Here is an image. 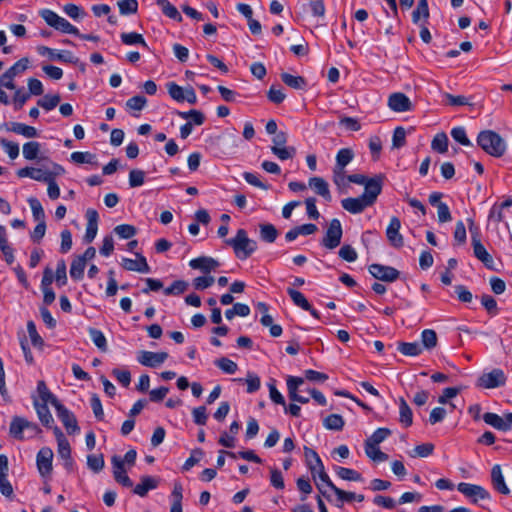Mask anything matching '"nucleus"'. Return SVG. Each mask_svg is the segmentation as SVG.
Returning a JSON list of instances; mask_svg holds the SVG:
<instances>
[{
    "label": "nucleus",
    "instance_id": "052dcab7",
    "mask_svg": "<svg viewBox=\"0 0 512 512\" xmlns=\"http://www.w3.org/2000/svg\"><path fill=\"white\" fill-rule=\"evenodd\" d=\"M87 466L94 472H99L104 467V457L102 454H90L87 456Z\"/></svg>",
    "mask_w": 512,
    "mask_h": 512
},
{
    "label": "nucleus",
    "instance_id": "ea45409f",
    "mask_svg": "<svg viewBox=\"0 0 512 512\" xmlns=\"http://www.w3.org/2000/svg\"><path fill=\"white\" fill-rule=\"evenodd\" d=\"M398 350L405 356H418L422 353V347L417 342H399Z\"/></svg>",
    "mask_w": 512,
    "mask_h": 512
},
{
    "label": "nucleus",
    "instance_id": "e2e57ef3",
    "mask_svg": "<svg viewBox=\"0 0 512 512\" xmlns=\"http://www.w3.org/2000/svg\"><path fill=\"white\" fill-rule=\"evenodd\" d=\"M452 138L463 146H471L472 143L467 137L466 130L464 127L458 126L451 130Z\"/></svg>",
    "mask_w": 512,
    "mask_h": 512
},
{
    "label": "nucleus",
    "instance_id": "b1692460",
    "mask_svg": "<svg viewBox=\"0 0 512 512\" xmlns=\"http://www.w3.org/2000/svg\"><path fill=\"white\" fill-rule=\"evenodd\" d=\"M111 463L115 480H130L127 474L129 468L127 464L122 460V456H112Z\"/></svg>",
    "mask_w": 512,
    "mask_h": 512
},
{
    "label": "nucleus",
    "instance_id": "3c124183",
    "mask_svg": "<svg viewBox=\"0 0 512 512\" xmlns=\"http://www.w3.org/2000/svg\"><path fill=\"white\" fill-rule=\"evenodd\" d=\"M391 435V430L388 428H378L373 434L366 439L365 443L379 446L387 437Z\"/></svg>",
    "mask_w": 512,
    "mask_h": 512
},
{
    "label": "nucleus",
    "instance_id": "8fccbe9b",
    "mask_svg": "<svg viewBox=\"0 0 512 512\" xmlns=\"http://www.w3.org/2000/svg\"><path fill=\"white\" fill-rule=\"evenodd\" d=\"M60 101L61 97L59 94H47L43 98L38 100L37 105L46 111H50L53 110L60 103Z\"/></svg>",
    "mask_w": 512,
    "mask_h": 512
},
{
    "label": "nucleus",
    "instance_id": "6e6d98bb",
    "mask_svg": "<svg viewBox=\"0 0 512 512\" xmlns=\"http://www.w3.org/2000/svg\"><path fill=\"white\" fill-rule=\"evenodd\" d=\"M271 151L275 156H277L282 161L292 159L296 154V149L294 147L286 146H271Z\"/></svg>",
    "mask_w": 512,
    "mask_h": 512
},
{
    "label": "nucleus",
    "instance_id": "39448f33",
    "mask_svg": "<svg viewBox=\"0 0 512 512\" xmlns=\"http://www.w3.org/2000/svg\"><path fill=\"white\" fill-rule=\"evenodd\" d=\"M467 222L471 234V245L474 256L481 261L487 269L495 270L493 257L488 253L481 242L480 228L475 224L472 218H468Z\"/></svg>",
    "mask_w": 512,
    "mask_h": 512
},
{
    "label": "nucleus",
    "instance_id": "79ce46f5",
    "mask_svg": "<svg viewBox=\"0 0 512 512\" xmlns=\"http://www.w3.org/2000/svg\"><path fill=\"white\" fill-rule=\"evenodd\" d=\"M88 332H89L91 340L96 345V347L98 349H100L101 351L106 352L108 349V346H107L106 337L103 334V332L96 328H92V327H90L88 329Z\"/></svg>",
    "mask_w": 512,
    "mask_h": 512
},
{
    "label": "nucleus",
    "instance_id": "cd10ccee",
    "mask_svg": "<svg viewBox=\"0 0 512 512\" xmlns=\"http://www.w3.org/2000/svg\"><path fill=\"white\" fill-rule=\"evenodd\" d=\"M54 432L57 436L59 456L64 460H70L71 448L68 440L64 437L63 433L58 427H55Z\"/></svg>",
    "mask_w": 512,
    "mask_h": 512
},
{
    "label": "nucleus",
    "instance_id": "4be33fe9",
    "mask_svg": "<svg viewBox=\"0 0 512 512\" xmlns=\"http://www.w3.org/2000/svg\"><path fill=\"white\" fill-rule=\"evenodd\" d=\"M52 174L51 169L35 168V167H24L17 171V176L20 178L29 177L39 182H45L47 178Z\"/></svg>",
    "mask_w": 512,
    "mask_h": 512
},
{
    "label": "nucleus",
    "instance_id": "2eb2a0df",
    "mask_svg": "<svg viewBox=\"0 0 512 512\" xmlns=\"http://www.w3.org/2000/svg\"><path fill=\"white\" fill-rule=\"evenodd\" d=\"M37 51L41 56H48L51 60H58L65 63H76L78 61L73 53L68 50L57 51L46 46H39Z\"/></svg>",
    "mask_w": 512,
    "mask_h": 512
},
{
    "label": "nucleus",
    "instance_id": "37998d69",
    "mask_svg": "<svg viewBox=\"0 0 512 512\" xmlns=\"http://www.w3.org/2000/svg\"><path fill=\"white\" fill-rule=\"evenodd\" d=\"M365 453L374 462H384L388 459V455L382 452L377 445L365 443Z\"/></svg>",
    "mask_w": 512,
    "mask_h": 512
},
{
    "label": "nucleus",
    "instance_id": "72a5a7b5",
    "mask_svg": "<svg viewBox=\"0 0 512 512\" xmlns=\"http://www.w3.org/2000/svg\"><path fill=\"white\" fill-rule=\"evenodd\" d=\"M281 80L289 87L297 90H303L307 86V81L302 76H294L289 73H282Z\"/></svg>",
    "mask_w": 512,
    "mask_h": 512
},
{
    "label": "nucleus",
    "instance_id": "c756f323",
    "mask_svg": "<svg viewBox=\"0 0 512 512\" xmlns=\"http://www.w3.org/2000/svg\"><path fill=\"white\" fill-rule=\"evenodd\" d=\"M34 406L41 423L46 427H50V425L54 422V419L48 408V403H39L37 400H35Z\"/></svg>",
    "mask_w": 512,
    "mask_h": 512
},
{
    "label": "nucleus",
    "instance_id": "6e6552de",
    "mask_svg": "<svg viewBox=\"0 0 512 512\" xmlns=\"http://www.w3.org/2000/svg\"><path fill=\"white\" fill-rule=\"evenodd\" d=\"M304 455L308 469L311 472L312 480H330L328 474L324 469V465L318 453L308 447H304Z\"/></svg>",
    "mask_w": 512,
    "mask_h": 512
},
{
    "label": "nucleus",
    "instance_id": "c9c22d12",
    "mask_svg": "<svg viewBox=\"0 0 512 512\" xmlns=\"http://www.w3.org/2000/svg\"><path fill=\"white\" fill-rule=\"evenodd\" d=\"M10 125L11 126L8 128L9 131H12L19 135H23L27 138H34V137H37V135H38L36 128H34L32 126H29V125H26L23 123H19V122H11Z\"/></svg>",
    "mask_w": 512,
    "mask_h": 512
},
{
    "label": "nucleus",
    "instance_id": "0e129e2a",
    "mask_svg": "<svg viewBox=\"0 0 512 512\" xmlns=\"http://www.w3.org/2000/svg\"><path fill=\"white\" fill-rule=\"evenodd\" d=\"M118 8L122 15L134 14L138 10L137 0H120Z\"/></svg>",
    "mask_w": 512,
    "mask_h": 512
},
{
    "label": "nucleus",
    "instance_id": "1a4fd4ad",
    "mask_svg": "<svg viewBox=\"0 0 512 512\" xmlns=\"http://www.w3.org/2000/svg\"><path fill=\"white\" fill-rule=\"evenodd\" d=\"M507 376L504 371L499 368H495L488 373H483L477 380L476 385L484 389H494L502 387L506 384Z\"/></svg>",
    "mask_w": 512,
    "mask_h": 512
},
{
    "label": "nucleus",
    "instance_id": "dca6fc26",
    "mask_svg": "<svg viewBox=\"0 0 512 512\" xmlns=\"http://www.w3.org/2000/svg\"><path fill=\"white\" fill-rule=\"evenodd\" d=\"M65 173V169L57 163L52 162V174L44 182L48 185L47 193L50 199L55 200L60 196V188L55 181V178Z\"/></svg>",
    "mask_w": 512,
    "mask_h": 512
},
{
    "label": "nucleus",
    "instance_id": "393cba45",
    "mask_svg": "<svg viewBox=\"0 0 512 512\" xmlns=\"http://www.w3.org/2000/svg\"><path fill=\"white\" fill-rule=\"evenodd\" d=\"M483 420L486 424L492 426L499 431H508V422L506 414L504 417L499 416L496 413L487 412L483 415Z\"/></svg>",
    "mask_w": 512,
    "mask_h": 512
},
{
    "label": "nucleus",
    "instance_id": "4d7b16f0",
    "mask_svg": "<svg viewBox=\"0 0 512 512\" xmlns=\"http://www.w3.org/2000/svg\"><path fill=\"white\" fill-rule=\"evenodd\" d=\"M437 334L432 329H425L421 333V342L426 349H432L437 345Z\"/></svg>",
    "mask_w": 512,
    "mask_h": 512
},
{
    "label": "nucleus",
    "instance_id": "4468645a",
    "mask_svg": "<svg viewBox=\"0 0 512 512\" xmlns=\"http://www.w3.org/2000/svg\"><path fill=\"white\" fill-rule=\"evenodd\" d=\"M168 358L166 352H151V351H140L137 360L140 364L146 367L155 368L160 366Z\"/></svg>",
    "mask_w": 512,
    "mask_h": 512
},
{
    "label": "nucleus",
    "instance_id": "2f4dec72",
    "mask_svg": "<svg viewBox=\"0 0 512 512\" xmlns=\"http://www.w3.org/2000/svg\"><path fill=\"white\" fill-rule=\"evenodd\" d=\"M354 152L350 148H342L336 155V163L334 168L338 170H345V167L353 160Z\"/></svg>",
    "mask_w": 512,
    "mask_h": 512
},
{
    "label": "nucleus",
    "instance_id": "c85d7f7f",
    "mask_svg": "<svg viewBox=\"0 0 512 512\" xmlns=\"http://www.w3.org/2000/svg\"><path fill=\"white\" fill-rule=\"evenodd\" d=\"M260 239L266 243H273L278 237V230L273 224H259Z\"/></svg>",
    "mask_w": 512,
    "mask_h": 512
},
{
    "label": "nucleus",
    "instance_id": "f257e3e1",
    "mask_svg": "<svg viewBox=\"0 0 512 512\" xmlns=\"http://www.w3.org/2000/svg\"><path fill=\"white\" fill-rule=\"evenodd\" d=\"M379 195V188L376 191V185L370 184L360 196L345 198L341 201V205L346 211L359 214L374 205Z\"/></svg>",
    "mask_w": 512,
    "mask_h": 512
},
{
    "label": "nucleus",
    "instance_id": "69168bd1",
    "mask_svg": "<svg viewBox=\"0 0 512 512\" xmlns=\"http://www.w3.org/2000/svg\"><path fill=\"white\" fill-rule=\"evenodd\" d=\"M114 232L122 239H130L135 236L137 230L133 225L121 224L114 228Z\"/></svg>",
    "mask_w": 512,
    "mask_h": 512
},
{
    "label": "nucleus",
    "instance_id": "58836bf2",
    "mask_svg": "<svg viewBox=\"0 0 512 512\" xmlns=\"http://www.w3.org/2000/svg\"><path fill=\"white\" fill-rule=\"evenodd\" d=\"M121 41L125 45H141L143 48L148 49V45L144 39V37L136 32H130V33H122L121 34Z\"/></svg>",
    "mask_w": 512,
    "mask_h": 512
},
{
    "label": "nucleus",
    "instance_id": "e433bc0d",
    "mask_svg": "<svg viewBox=\"0 0 512 512\" xmlns=\"http://www.w3.org/2000/svg\"><path fill=\"white\" fill-rule=\"evenodd\" d=\"M156 3L158 6L161 7V10L165 16L177 22L182 21L183 18L181 14L177 10V8L174 5H172L168 0H156Z\"/></svg>",
    "mask_w": 512,
    "mask_h": 512
},
{
    "label": "nucleus",
    "instance_id": "680f3d73",
    "mask_svg": "<svg viewBox=\"0 0 512 512\" xmlns=\"http://www.w3.org/2000/svg\"><path fill=\"white\" fill-rule=\"evenodd\" d=\"M166 87L173 100L177 102H184L185 89L183 87L179 86L175 82H168Z\"/></svg>",
    "mask_w": 512,
    "mask_h": 512
},
{
    "label": "nucleus",
    "instance_id": "13d9d810",
    "mask_svg": "<svg viewBox=\"0 0 512 512\" xmlns=\"http://www.w3.org/2000/svg\"><path fill=\"white\" fill-rule=\"evenodd\" d=\"M336 476L341 480H360V474L353 469L344 468L340 466H334Z\"/></svg>",
    "mask_w": 512,
    "mask_h": 512
},
{
    "label": "nucleus",
    "instance_id": "864d4df0",
    "mask_svg": "<svg viewBox=\"0 0 512 512\" xmlns=\"http://www.w3.org/2000/svg\"><path fill=\"white\" fill-rule=\"evenodd\" d=\"M29 206L31 208L33 218L38 222H45V212L37 198L31 197L28 199Z\"/></svg>",
    "mask_w": 512,
    "mask_h": 512
},
{
    "label": "nucleus",
    "instance_id": "423d86ee",
    "mask_svg": "<svg viewBox=\"0 0 512 512\" xmlns=\"http://www.w3.org/2000/svg\"><path fill=\"white\" fill-rule=\"evenodd\" d=\"M40 17L46 22L47 25L57 31L66 34L79 35V29L72 25L65 18L59 16L56 12L50 9H41L39 11Z\"/></svg>",
    "mask_w": 512,
    "mask_h": 512
},
{
    "label": "nucleus",
    "instance_id": "9b49d317",
    "mask_svg": "<svg viewBox=\"0 0 512 512\" xmlns=\"http://www.w3.org/2000/svg\"><path fill=\"white\" fill-rule=\"evenodd\" d=\"M368 270L374 278L384 282H394L400 275V272L396 268L377 263L371 264Z\"/></svg>",
    "mask_w": 512,
    "mask_h": 512
},
{
    "label": "nucleus",
    "instance_id": "09e8293b",
    "mask_svg": "<svg viewBox=\"0 0 512 512\" xmlns=\"http://www.w3.org/2000/svg\"><path fill=\"white\" fill-rule=\"evenodd\" d=\"M86 267V263L83 259H80L78 256L72 261L70 266V276L74 280H81L84 277V270Z\"/></svg>",
    "mask_w": 512,
    "mask_h": 512
},
{
    "label": "nucleus",
    "instance_id": "f3484780",
    "mask_svg": "<svg viewBox=\"0 0 512 512\" xmlns=\"http://www.w3.org/2000/svg\"><path fill=\"white\" fill-rule=\"evenodd\" d=\"M401 227V222L398 217H392L390 223L386 229V236L389 243L395 247L400 248L404 245V240L399 230Z\"/></svg>",
    "mask_w": 512,
    "mask_h": 512
},
{
    "label": "nucleus",
    "instance_id": "c03bdc74",
    "mask_svg": "<svg viewBox=\"0 0 512 512\" xmlns=\"http://www.w3.org/2000/svg\"><path fill=\"white\" fill-rule=\"evenodd\" d=\"M287 293L293 301L294 305L300 307L303 310H310V303L306 299V297L298 290L293 288H287Z\"/></svg>",
    "mask_w": 512,
    "mask_h": 512
},
{
    "label": "nucleus",
    "instance_id": "a878e982",
    "mask_svg": "<svg viewBox=\"0 0 512 512\" xmlns=\"http://www.w3.org/2000/svg\"><path fill=\"white\" fill-rule=\"evenodd\" d=\"M309 186L315 191L316 194L323 197L326 201L331 200L328 183L321 177H312L309 179Z\"/></svg>",
    "mask_w": 512,
    "mask_h": 512
},
{
    "label": "nucleus",
    "instance_id": "7ed1b4c3",
    "mask_svg": "<svg viewBox=\"0 0 512 512\" xmlns=\"http://www.w3.org/2000/svg\"><path fill=\"white\" fill-rule=\"evenodd\" d=\"M319 492L329 501L333 500L337 502V506L343 505L345 502L350 503L354 500L362 502L364 495L356 494L354 492L344 491L334 485L333 482H315Z\"/></svg>",
    "mask_w": 512,
    "mask_h": 512
},
{
    "label": "nucleus",
    "instance_id": "ddd939ff",
    "mask_svg": "<svg viewBox=\"0 0 512 512\" xmlns=\"http://www.w3.org/2000/svg\"><path fill=\"white\" fill-rule=\"evenodd\" d=\"M57 417L60 419L69 434L80 431L75 415L68 410L63 404L59 403L55 407Z\"/></svg>",
    "mask_w": 512,
    "mask_h": 512
},
{
    "label": "nucleus",
    "instance_id": "de8ad7c7",
    "mask_svg": "<svg viewBox=\"0 0 512 512\" xmlns=\"http://www.w3.org/2000/svg\"><path fill=\"white\" fill-rule=\"evenodd\" d=\"M71 160L76 164H91L98 165L96 161V156L90 152H80L76 151L71 154Z\"/></svg>",
    "mask_w": 512,
    "mask_h": 512
},
{
    "label": "nucleus",
    "instance_id": "7c9ffc66",
    "mask_svg": "<svg viewBox=\"0 0 512 512\" xmlns=\"http://www.w3.org/2000/svg\"><path fill=\"white\" fill-rule=\"evenodd\" d=\"M37 392L42 403H50L53 407L59 404V400L54 396L50 390L48 389L46 383L43 380L38 381L37 383Z\"/></svg>",
    "mask_w": 512,
    "mask_h": 512
},
{
    "label": "nucleus",
    "instance_id": "0eeeda50",
    "mask_svg": "<svg viewBox=\"0 0 512 512\" xmlns=\"http://www.w3.org/2000/svg\"><path fill=\"white\" fill-rule=\"evenodd\" d=\"M40 17L46 22L47 25L57 31L66 34L79 35V29L72 25L65 18L59 16L56 12L50 9H41L39 11Z\"/></svg>",
    "mask_w": 512,
    "mask_h": 512
},
{
    "label": "nucleus",
    "instance_id": "f704fd0d",
    "mask_svg": "<svg viewBox=\"0 0 512 512\" xmlns=\"http://www.w3.org/2000/svg\"><path fill=\"white\" fill-rule=\"evenodd\" d=\"M28 425V420L22 417H14L11 421L9 432L11 436L16 439L22 440L24 438L23 431L25 426Z\"/></svg>",
    "mask_w": 512,
    "mask_h": 512
},
{
    "label": "nucleus",
    "instance_id": "f03ea898",
    "mask_svg": "<svg viewBox=\"0 0 512 512\" xmlns=\"http://www.w3.org/2000/svg\"><path fill=\"white\" fill-rule=\"evenodd\" d=\"M477 144L490 156L502 157L507 149L505 140L495 131L484 130L477 136Z\"/></svg>",
    "mask_w": 512,
    "mask_h": 512
},
{
    "label": "nucleus",
    "instance_id": "6ab92c4d",
    "mask_svg": "<svg viewBox=\"0 0 512 512\" xmlns=\"http://www.w3.org/2000/svg\"><path fill=\"white\" fill-rule=\"evenodd\" d=\"M53 451L48 447H43L37 454V467L40 474L45 477L52 470Z\"/></svg>",
    "mask_w": 512,
    "mask_h": 512
},
{
    "label": "nucleus",
    "instance_id": "338daca9",
    "mask_svg": "<svg viewBox=\"0 0 512 512\" xmlns=\"http://www.w3.org/2000/svg\"><path fill=\"white\" fill-rule=\"evenodd\" d=\"M145 172L140 169H133L129 173V185L130 187H139L144 184Z\"/></svg>",
    "mask_w": 512,
    "mask_h": 512
},
{
    "label": "nucleus",
    "instance_id": "4c0bfd02",
    "mask_svg": "<svg viewBox=\"0 0 512 512\" xmlns=\"http://www.w3.org/2000/svg\"><path fill=\"white\" fill-rule=\"evenodd\" d=\"M183 487L181 484H176L170 495L171 509L170 512H182V499Z\"/></svg>",
    "mask_w": 512,
    "mask_h": 512
},
{
    "label": "nucleus",
    "instance_id": "20e7f679",
    "mask_svg": "<svg viewBox=\"0 0 512 512\" xmlns=\"http://www.w3.org/2000/svg\"><path fill=\"white\" fill-rule=\"evenodd\" d=\"M225 243L231 246L235 256L240 260L249 258L257 250V242L248 237L245 229H239L235 237L226 239Z\"/></svg>",
    "mask_w": 512,
    "mask_h": 512
},
{
    "label": "nucleus",
    "instance_id": "603ef678",
    "mask_svg": "<svg viewBox=\"0 0 512 512\" xmlns=\"http://www.w3.org/2000/svg\"><path fill=\"white\" fill-rule=\"evenodd\" d=\"M40 152V143L36 141H30L23 145V156L26 160H34L38 157Z\"/></svg>",
    "mask_w": 512,
    "mask_h": 512
},
{
    "label": "nucleus",
    "instance_id": "473e14b6",
    "mask_svg": "<svg viewBox=\"0 0 512 512\" xmlns=\"http://www.w3.org/2000/svg\"><path fill=\"white\" fill-rule=\"evenodd\" d=\"M399 421L404 427H409L413 423V413L404 398L399 399Z\"/></svg>",
    "mask_w": 512,
    "mask_h": 512
},
{
    "label": "nucleus",
    "instance_id": "412c9836",
    "mask_svg": "<svg viewBox=\"0 0 512 512\" xmlns=\"http://www.w3.org/2000/svg\"><path fill=\"white\" fill-rule=\"evenodd\" d=\"M136 256H137V259H135V260L129 259V258H122V262H121L122 267L128 271L149 273L150 267L147 263L146 258L139 253H136Z\"/></svg>",
    "mask_w": 512,
    "mask_h": 512
},
{
    "label": "nucleus",
    "instance_id": "5701e85b",
    "mask_svg": "<svg viewBox=\"0 0 512 512\" xmlns=\"http://www.w3.org/2000/svg\"><path fill=\"white\" fill-rule=\"evenodd\" d=\"M189 266L192 269H198V270L202 271L203 273L208 274L211 271L218 268L220 266V263L212 257L201 256V257L192 259L189 262Z\"/></svg>",
    "mask_w": 512,
    "mask_h": 512
},
{
    "label": "nucleus",
    "instance_id": "774afa93",
    "mask_svg": "<svg viewBox=\"0 0 512 512\" xmlns=\"http://www.w3.org/2000/svg\"><path fill=\"white\" fill-rule=\"evenodd\" d=\"M481 303L491 316L498 314L497 302L491 295L484 294L481 297Z\"/></svg>",
    "mask_w": 512,
    "mask_h": 512
},
{
    "label": "nucleus",
    "instance_id": "5fc2aeb1",
    "mask_svg": "<svg viewBox=\"0 0 512 512\" xmlns=\"http://www.w3.org/2000/svg\"><path fill=\"white\" fill-rule=\"evenodd\" d=\"M179 117L182 119H191L195 125H202L205 121V116L201 111L192 109L187 112L177 111Z\"/></svg>",
    "mask_w": 512,
    "mask_h": 512
},
{
    "label": "nucleus",
    "instance_id": "a18cd8bd",
    "mask_svg": "<svg viewBox=\"0 0 512 512\" xmlns=\"http://www.w3.org/2000/svg\"><path fill=\"white\" fill-rule=\"evenodd\" d=\"M448 142V137L444 132L438 133L434 136L431 147L434 151L444 154L448 151Z\"/></svg>",
    "mask_w": 512,
    "mask_h": 512
},
{
    "label": "nucleus",
    "instance_id": "49530a36",
    "mask_svg": "<svg viewBox=\"0 0 512 512\" xmlns=\"http://www.w3.org/2000/svg\"><path fill=\"white\" fill-rule=\"evenodd\" d=\"M344 419L339 414H330L324 419L323 425L329 430L341 431L344 427Z\"/></svg>",
    "mask_w": 512,
    "mask_h": 512
},
{
    "label": "nucleus",
    "instance_id": "bf43d9fd",
    "mask_svg": "<svg viewBox=\"0 0 512 512\" xmlns=\"http://www.w3.org/2000/svg\"><path fill=\"white\" fill-rule=\"evenodd\" d=\"M215 365L227 374H234L238 369V365L226 357L217 359Z\"/></svg>",
    "mask_w": 512,
    "mask_h": 512
},
{
    "label": "nucleus",
    "instance_id": "9d476101",
    "mask_svg": "<svg viewBox=\"0 0 512 512\" xmlns=\"http://www.w3.org/2000/svg\"><path fill=\"white\" fill-rule=\"evenodd\" d=\"M342 226L339 219H332L329 223L325 236L322 239V245L328 249H334L339 246L342 238Z\"/></svg>",
    "mask_w": 512,
    "mask_h": 512
},
{
    "label": "nucleus",
    "instance_id": "a211bd4d",
    "mask_svg": "<svg viewBox=\"0 0 512 512\" xmlns=\"http://www.w3.org/2000/svg\"><path fill=\"white\" fill-rule=\"evenodd\" d=\"M347 179L351 183L363 185L364 189H366V187H368L370 184L376 185V190L378 189L379 186V194H381L385 175L380 173L372 178H368L363 174H352L349 175Z\"/></svg>",
    "mask_w": 512,
    "mask_h": 512
},
{
    "label": "nucleus",
    "instance_id": "bb28decb",
    "mask_svg": "<svg viewBox=\"0 0 512 512\" xmlns=\"http://www.w3.org/2000/svg\"><path fill=\"white\" fill-rule=\"evenodd\" d=\"M429 16H430V13H429L428 1L427 0H419L415 10L412 12V22L414 24L420 25V24H422L421 20H423V23H427Z\"/></svg>",
    "mask_w": 512,
    "mask_h": 512
},
{
    "label": "nucleus",
    "instance_id": "f8f14e48",
    "mask_svg": "<svg viewBox=\"0 0 512 512\" xmlns=\"http://www.w3.org/2000/svg\"><path fill=\"white\" fill-rule=\"evenodd\" d=\"M457 490L469 498L473 503L490 498L489 493L483 487L467 482H459Z\"/></svg>",
    "mask_w": 512,
    "mask_h": 512
},
{
    "label": "nucleus",
    "instance_id": "a19ab883",
    "mask_svg": "<svg viewBox=\"0 0 512 512\" xmlns=\"http://www.w3.org/2000/svg\"><path fill=\"white\" fill-rule=\"evenodd\" d=\"M303 383H304V380L301 377L289 376L287 378V388H288L289 398L292 401L297 402V399L299 397H301V395H299L297 393V390H298L299 386H301Z\"/></svg>",
    "mask_w": 512,
    "mask_h": 512
},
{
    "label": "nucleus",
    "instance_id": "aec40b11",
    "mask_svg": "<svg viewBox=\"0 0 512 512\" xmlns=\"http://www.w3.org/2000/svg\"><path fill=\"white\" fill-rule=\"evenodd\" d=\"M388 107L395 112H406L412 109V103L404 93L397 92L389 96Z\"/></svg>",
    "mask_w": 512,
    "mask_h": 512
}]
</instances>
